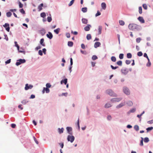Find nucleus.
I'll list each match as a JSON object with an SVG mask.
<instances>
[{"label": "nucleus", "instance_id": "obj_19", "mask_svg": "<svg viewBox=\"0 0 153 153\" xmlns=\"http://www.w3.org/2000/svg\"><path fill=\"white\" fill-rule=\"evenodd\" d=\"M82 22L83 24H87L88 23L87 19L85 18H82Z\"/></svg>", "mask_w": 153, "mask_h": 153}, {"label": "nucleus", "instance_id": "obj_49", "mask_svg": "<svg viewBox=\"0 0 153 153\" xmlns=\"http://www.w3.org/2000/svg\"><path fill=\"white\" fill-rule=\"evenodd\" d=\"M142 140H141L140 143V145L141 146H143V138L142 137Z\"/></svg>", "mask_w": 153, "mask_h": 153}, {"label": "nucleus", "instance_id": "obj_16", "mask_svg": "<svg viewBox=\"0 0 153 153\" xmlns=\"http://www.w3.org/2000/svg\"><path fill=\"white\" fill-rule=\"evenodd\" d=\"M43 6V3H42L40 4L39 5L38 7V8L39 9V11H40L42 9V7Z\"/></svg>", "mask_w": 153, "mask_h": 153}, {"label": "nucleus", "instance_id": "obj_4", "mask_svg": "<svg viewBox=\"0 0 153 153\" xmlns=\"http://www.w3.org/2000/svg\"><path fill=\"white\" fill-rule=\"evenodd\" d=\"M75 139L74 137L72 135H68L67 137V140L68 141H70L72 143Z\"/></svg>", "mask_w": 153, "mask_h": 153}, {"label": "nucleus", "instance_id": "obj_37", "mask_svg": "<svg viewBox=\"0 0 153 153\" xmlns=\"http://www.w3.org/2000/svg\"><path fill=\"white\" fill-rule=\"evenodd\" d=\"M153 129V127H148L146 128V130L147 131V132L149 131H151Z\"/></svg>", "mask_w": 153, "mask_h": 153}, {"label": "nucleus", "instance_id": "obj_43", "mask_svg": "<svg viewBox=\"0 0 153 153\" xmlns=\"http://www.w3.org/2000/svg\"><path fill=\"white\" fill-rule=\"evenodd\" d=\"M143 8L145 10H147V7L146 4H143Z\"/></svg>", "mask_w": 153, "mask_h": 153}, {"label": "nucleus", "instance_id": "obj_55", "mask_svg": "<svg viewBox=\"0 0 153 153\" xmlns=\"http://www.w3.org/2000/svg\"><path fill=\"white\" fill-rule=\"evenodd\" d=\"M19 6L20 8H22L23 7V4L21 2H19Z\"/></svg>", "mask_w": 153, "mask_h": 153}, {"label": "nucleus", "instance_id": "obj_9", "mask_svg": "<svg viewBox=\"0 0 153 153\" xmlns=\"http://www.w3.org/2000/svg\"><path fill=\"white\" fill-rule=\"evenodd\" d=\"M67 130L68 133L70 134H72V128L71 127H67L66 128Z\"/></svg>", "mask_w": 153, "mask_h": 153}, {"label": "nucleus", "instance_id": "obj_56", "mask_svg": "<svg viewBox=\"0 0 153 153\" xmlns=\"http://www.w3.org/2000/svg\"><path fill=\"white\" fill-rule=\"evenodd\" d=\"M38 53L41 56H42L43 55L42 52L41 50H40L39 51Z\"/></svg>", "mask_w": 153, "mask_h": 153}, {"label": "nucleus", "instance_id": "obj_6", "mask_svg": "<svg viewBox=\"0 0 153 153\" xmlns=\"http://www.w3.org/2000/svg\"><path fill=\"white\" fill-rule=\"evenodd\" d=\"M122 99V98H112L111 100V101L112 102H119Z\"/></svg>", "mask_w": 153, "mask_h": 153}, {"label": "nucleus", "instance_id": "obj_21", "mask_svg": "<svg viewBox=\"0 0 153 153\" xmlns=\"http://www.w3.org/2000/svg\"><path fill=\"white\" fill-rule=\"evenodd\" d=\"M67 82V79H65L62 80L61 81V84H62L63 83H64L65 85L66 84Z\"/></svg>", "mask_w": 153, "mask_h": 153}, {"label": "nucleus", "instance_id": "obj_41", "mask_svg": "<svg viewBox=\"0 0 153 153\" xmlns=\"http://www.w3.org/2000/svg\"><path fill=\"white\" fill-rule=\"evenodd\" d=\"M97 56L96 55H93L92 57V59L93 60H95L97 59Z\"/></svg>", "mask_w": 153, "mask_h": 153}, {"label": "nucleus", "instance_id": "obj_31", "mask_svg": "<svg viewBox=\"0 0 153 153\" xmlns=\"http://www.w3.org/2000/svg\"><path fill=\"white\" fill-rule=\"evenodd\" d=\"M134 128L136 131H138L139 130V126L137 125H135L134 127Z\"/></svg>", "mask_w": 153, "mask_h": 153}, {"label": "nucleus", "instance_id": "obj_11", "mask_svg": "<svg viewBox=\"0 0 153 153\" xmlns=\"http://www.w3.org/2000/svg\"><path fill=\"white\" fill-rule=\"evenodd\" d=\"M46 36L47 37L50 39H52L53 36L52 33L50 32H49L48 33V34H47L46 35Z\"/></svg>", "mask_w": 153, "mask_h": 153}, {"label": "nucleus", "instance_id": "obj_40", "mask_svg": "<svg viewBox=\"0 0 153 153\" xmlns=\"http://www.w3.org/2000/svg\"><path fill=\"white\" fill-rule=\"evenodd\" d=\"M139 12L140 14H141L142 13V8L141 7H139Z\"/></svg>", "mask_w": 153, "mask_h": 153}, {"label": "nucleus", "instance_id": "obj_54", "mask_svg": "<svg viewBox=\"0 0 153 153\" xmlns=\"http://www.w3.org/2000/svg\"><path fill=\"white\" fill-rule=\"evenodd\" d=\"M45 90L46 93H48L50 91L49 89L47 88H45Z\"/></svg>", "mask_w": 153, "mask_h": 153}, {"label": "nucleus", "instance_id": "obj_44", "mask_svg": "<svg viewBox=\"0 0 153 153\" xmlns=\"http://www.w3.org/2000/svg\"><path fill=\"white\" fill-rule=\"evenodd\" d=\"M15 44L16 46L17 47V49L18 50H19V46L17 44V42H15Z\"/></svg>", "mask_w": 153, "mask_h": 153}, {"label": "nucleus", "instance_id": "obj_59", "mask_svg": "<svg viewBox=\"0 0 153 153\" xmlns=\"http://www.w3.org/2000/svg\"><path fill=\"white\" fill-rule=\"evenodd\" d=\"M16 126V125L15 124H12L11 125V127L13 128H15Z\"/></svg>", "mask_w": 153, "mask_h": 153}, {"label": "nucleus", "instance_id": "obj_38", "mask_svg": "<svg viewBox=\"0 0 153 153\" xmlns=\"http://www.w3.org/2000/svg\"><path fill=\"white\" fill-rule=\"evenodd\" d=\"M117 64L119 66H121L122 65V61H119L117 62Z\"/></svg>", "mask_w": 153, "mask_h": 153}, {"label": "nucleus", "instance_id": "obj_7", "mask_svg": "<svg viewBox=\"0 0 153 153\" xmlns=\"http://www.w3.org/2000/svg\"><path fill=\"white\" fill-rule=\"evenodd\" d=\"M3 26L6 28V30L8 31L9 32L10 30L9 25L8 24L5 23L3 25Z\"/></svg>", "mask_w": 153, "mask_h": 153}, {"label": "nucleus", "instance_id": "obj_57", "mask_svg": "<svg viewBox=\"0 0 153 153\" xmlns=\"http://www.w3.org/2000/svg\"><path fill=\"white\" fill-rule=\"evenodd\" d=\"M33 139H34V140L35 141V142H36V143L37 144H38V143H39V142H38L37 141V140H36V138L35 137H33Z\"/></svg>", "mask_w": 153, "mask_h": 153}, {"label": "nucleus", "instance_id": "obj_26", "mask_svg": "<svg viewBox=\"0 0 153 153\" xmlns=\"http://www.w3.org/2000/svg\"><path fill=\"white\" fill-rule=\"evenodd\" d=\"M87 10V8L86 7H83L82 8V11L84 13L86 12Z\"/></svg>", "mask_w": 153, "mask_h": 153}, {"label": "nucleus", "instance_id": "obj_61", "mask_svg": "<svg viewBox=\"0 0 153 153\" xmlns=\"http://www.w3.org/2000/svg\"><path fill=\"white\" fill-rule=\"evenodd\" d=\"M81 47L83 49H85V45L83 44H82L81 45Z\"/></svg>", "mask_w": 153, "mask_h": 153}, {"label": "nucleus", "instance_id": "obj_22", "mask_svg": "<svg viewBox=\"0 0 153 153\" xmlns=\"http://www.w3.org/2000/svg\"><path fill=\"white\" fill-rule=\"evenodd\" d=\"M101 7L103 9L105 10L106 8V4L104 2L102 3L101 4Z\"/></svg>", "mask_w": 153, "mask_h": 153}, {"label": "nucleus", "instance_id": "obj_32", "mask_svg": "<svg viewBox=\"0 0 153 153\" xmlns=\"http://www.w3.org/2000/svg\"><path fill=\"white\" fill-rule=\"evenodd\" d=\"M12 13L10 12H9L6 13V15L7 17H10L11 16Z\"/></svg>", "mask_w": 153, "mask_h": 153}, {"label": "nucleus", "instance_id": "obj_33", "mask_svg": "<svg viewBox=\"0 0 153 153\" xmlns=\"http://www.w3.org/2000/svg\"><path fill=\"white\" fill-rule=\"evenodd\" d=\"M127 57L128 58H131L132 57V55L130 53H128L127 54Z\"/></svg>", "mask_w": 153, "mask_h": 153}, {"label": "nucleus", "instance_id": "obj_15", "mask_svg": "<svg viewBox=\"0 0 153 153\" xmlns=\"http://www.w3.org/2000/svg\"><path fill=\"white\" fill-rule=\"evenodd\" d=\"M102 29V26H99L98 29V35L100 34L101 33Z\"/></svg>", "mask_w": 153, "mask_h": 153}, {"label": "nucleus", "instance_id": "obj_8", "mask_svg": "<svg viewBox=\"0 0 153 153\" xmlns=\"http://www.w3.org/2000/svg\"><path fill=\"white\" fill-rule=\"evenodd\" d=\"M33 86L31 85H30L29 86L28 84H27L25 85V89L26 90H27L29 89H31L33 87Z\"/></svg>", "mask_w": 153, "mask_h": 153}, {"label": "nucleus", "instance_id": "obj_34", "mask_svg": "<svg viewBox=\"0 0 153 153\" xmlns=\"http://www.w3.org/2000/svg\"><path fill=\"white\" fill-rule=\"evenodd\" d=\"M127 103L128 105L130 106H131L133 105L132 102L130 101H128Z\"/></svg>", "mask_w": 153, "mask_h": 153}, {"label": "nucleus", "instance_id": "obj_30", "mask_svg": "<svg viewBox=\"0 0 153 153\" xmlns=\"http://www.w3.org/2000/svg\"><path fill=\"white\" fill-rule=\"evenodd\" d=\"M91 37L90 34H88L87 35L86 38L88 40H89L91 39Z\"/></svg>", "mask_w": 153, "mask_h": 153}, {"label": "nucleus", "instance_id": "obj_63", "mask_svg": "<svg viewBox=\"0 0 153 153\" xmlns=\"http://www.w3.org/2000/svg\"><path fill=\"white\" fill-rule=\"evenodd\" d=\"M66 35V37L68 38H69L70 37V34L69 33H67Z\"/></svg>", "mask_w": 153, "mask_h": 153}, {"label": "nucleus", "instance_id": "obj_42", "mask_svg": "<svg viewBox=\"0 0 153 153\" xmlns=\"http://www.w3.org/2000/svg\"><path fill=\"white\" fill-rule=\"evenodd\" d=\"M137 55L139 56H140L143 55V53L141 51H140L137 53Z\"/></svg>", "mask_w": 153, "mask_h": 153}, {"label": "nucleus", "instance_id": "obj_20", "mask_svg": "<svg viewBox=\"0 0 153 153\" xmlns=\"http://www.w3.org/2000/svg\"><path fill=\"white\" fill-rule=\"evenodd\" d=\"M112 106L111 104L109 103H107L105 105V108H108Z\"/></svg>", "mask_w": 153, "mask_h": 153}, {"label": "nucleus", "instance_id": "obj_62", "mask_svg": "<svg viewBox=\"0 0 153 153\" xmlns=\"http://www.w3.org/2000/svg\"><path fill=\"white\" fill-rule=\"evenodd\" d=\"M59 145L62 148L64 146V144L63 143H59Z\"/></svg>", "mask_w": 153, "mask_h": 153}, {"label": "nucleus", "instance_id": "obj_13", "mask_svg": "<svg viewBox=\"0 0 153 153\" xmlns=\"http://www.w3.org/2000/svg\"><path fill=\"white\" fill-rule=\"evenodd\" d=\"M91 26L90 25H88L87 26L84 27V30L86 31H89Z\"/></svg>", "mask_w": 153, "mask_h": 153}, {"label": "nucleus", "instance_id": "obj_12", "mask_svg": "<svg viewBox=\"0 0 153 153\" xmlns=\"http://www.w3.org/2000/svg\"><path fill=\"white\" fill-rule=\"evenodd\" d=\"M101 43L100 42H96L94 44V47L95 48H97L98 47H99Z\"/></svg>", "mask_w": 153, "mask_h": 153}, {"label": "nucleus", "instance_id": "obj_10", "mask_svg": "<svg viewBox=\"0 0 153 153\" xmlns=\"http://www.w3.org/2000/svg\"><path fill=\"white\" fill-rule=\"evenodd\" d=\"M125 105V102H124L121 103H120V104H119V105H117L116 106V108H120L121 107H123V106H124Z\"/></svg>", "mask_w": 153, "mask_h": 153}, {"label": "nucleus", "instance_id": "obj_29", "mask_svg": "<svg viewBox=\"0 0 153 153\" xmlns=\"http://www.w3.org/2000/svg\"><path fill=\"white\" fill-rule=\"evenodd\" d=\"M111 60L112 61L114 62H116V57L115 56H112L111 58Z\"/></svg>", "mask_w": 153, "mask_h": 153}, {"label": "nucleus", "instance_id": "obj_3", "mask_svg": "<svg viewBox=\"0 0 153 153\" xmlns=\"http://www.w3.org/2000/svg\"><path fill=\"white\" fill-rule=\"evenodd\" d=\"M25 59H19L17 61L16 63V65L18 66L21 64L24 63L25 62Z\"/></svg>", "mask_w": 153, "mask_h": 153}, {"label": "nucleus", "instance_id": "obj_51", "mask_svg": "<svg viewBox=\"0 0 153 153\" xmlns=\"http://www.w3.org/2000/svg\"><path fill=\"white\" fill-rule=\"evenodd\" d=\"M111 68L113 69H115L117 68H118V66H116V67H114L113 65H111Z\"/></svg>", "mask_w": 153, "mask_h": 153}, {"label": "nucleus", "instance_id": "obj_47", "mask_svg": "<svg viewBox=\"0 0 153 153\" xmlns=\"http://www.w3.org/2000/svg\"><path fill=\"white\" fill-rule=\"evenodd\" d=\"M20 11L22 14H24L25 13V12L23 9H21L20 10Z\"/></svg>", "mask_w": 153, "mask_h": 153}, {"label": "nucleus", "instance_id": "obj_25", "mask_svg": "<svg viewBox=\"0 0 153 153\" xmlns=\"http://www.w3.org/2000/svg\"><path fill=\"white\" fill-rule=\"evenodd\" d=\"M60 30V29L59 28H58L54 30V31L56 34H58L59 33Z\"/></svg>", "mask_w": 153, "mask_h": 153}, {"label": "nucleus", "instance_id": "obj_60", "mask_svg": "<svg viewBox=\"0 0 153 153\" xmlns=\"http://www.w3.org/2000/svg\"><path fill=\"white\" fill-rule=\"evenodd\" d=\"M107 119L108 120H110L111 119V115H108L107 117Z\"/></svg>", "mask_w": 153, "mask_h": 153}, {"label": "nucleus", "instance_id": "obj_36", "mask_svg": "<svg viewBox=\"0 0 153 153\" xmlns=\"http://www.w3.org/2000/svg\"><path fill=\"white\" fill-rule=\"evenodd\" d=\"M52 19L51 16H48L47 18V20L48 22H50L51 21Z\"/></svg>", "mask_w": 153, "mask_h": 153}, {"label": "nucleus", "instance_id": "obj_53", "mask_svg": "<svg viewBox=\"0 0 153 153\" xmlns=\"http://www.w3.org/2000/svg\"><path fill=\"white\" fill-rule=\"evenodd\" d=\"M131 63V61L129 60H126V63L127 65Z\"/></svg>", "mask_w": 153, "mask_h": 153}, {"label": "nucleus", "instance_id": "obj_58", "mask_svg": "<svg viewBox=\"0 0 153 153\" xmlns=\"http://www.w3.org/2000/svg\"><path fill=\"white\" fill-rule=\"evenodd\" d=\"M100 15H101V13L98 11H97V13L96 14L95 16H100Z\"/></svg>", "mask_w": 153, "mask_h": 153}, {"label": "nucleus", "instance_id": "obj_50", "mask_svg": "<svg viewBox=\"0 0 153 153\" xmlns=\"http://www.w3.org/2000/svg\"><path fill=\"white\" fill-rule=\"evenodd\" d=\"M46 86L47 88H50L51 87V84L49 83H47L46 84Z\"/></svg>", "mask_w": 153, "mask_h": 153}, {"label": "nucleus", "instance_id": "obj_14", "mask_svg": "<svg viewBox=\"0 0 153 153\" xmlns=\"http://www.w3.org/2000/svg\"><path fill=\"white\" fill-rule=\"evenodd\" d=\"M138 20L140 21L141 23H143L145 22V21L143 18L142 17L139 16L138 18Z\"/></svg>", "mask_w": 153, "mask_h": 153}, {"label": "nucleus", "instance_id": "obj_39", "mask_svg": "<svg viewBox=\"0 0 153 153\" xmlns=\"http://www.w3.org/2000/svg\"><path fill=\"white\" fill-rule=\"evenodd\" d=\"M144 142L145 143H147L149 141V140L148 138L145 137L144 139Z\"/></svg>", "mask_w": 153, "mask_h": 153}, {"label": "nucleus", "instance_id": "obj_1", "mask_svg": "<svg viewBox=\"0 0 153 153\" xmlns=\"http://www.w3.org/2000/svg\"><path fill=\"white\" fill-rule=\"evenodd\" d=\"M138 26L135 24H130L128 25L129 29L131 30H134L138 29Z\"/></svg>", "mask_w": 153, "mask_h": 153}, {"label": "nucleus", "instance_id": "obj_45", "mask_svg": "<svg viewBox=\"0 0 153 153\" xmlns=\"http://www.w3.org/2000/svg\"><path fill=\"white\" fill-rule=\"evenodd\" d=\"M28 102V101H27L26 100H24L22 102V103L24 104H26Z\"/></svg>", "mask_w": 153, "mask_h": 153}, {"label": "nucleus", "instance_id": "obj_46", "mask_svg": "<svg viewBox=\"0 0 153 153\" xmlns=\"http://www.w3.org/2000/svg\"><path fill=\"white\" fill-rule=\"evenodd\" d=\"M124 55L123 54L121 53L119 55V58L121 59H123V58Z\"/></svg>", "mask_w": 153, "mask_h": 153}, {"label": "nucleus", "instance_id": "obj_27", "mask_svg": "<svg viewBox=\"0 0 153 153\" xmlns=\"http://www.w3.org/2000/svg\"><path fill=\"white\" fill-rule=\"evenodd\" d=\"M119 23L121 25H123L125 24L123 20H120L119 21Z\"/></svg>", "mask_w": 153, "mask_h": 153}, {"label": "nucleus", "instance_id": "obj_2", "mask_svg": "<svg viewBox=\"0 0 153 153\" xmlns=\"http://www.w3.org/2000/svg\"><path fill=\"white\" fill-rule=\"evenodd\" d=\"M106 92L107 94H109L111 96L116 97L117 95L116 94L114 93L112 90L111 89L107 90L106 91Z\"/></svg>", "mask_w": 153, "mask_h": 153}, {"label": "nucleus", "instance_id": "obj_28", "mask_svg": "<svg viewBox=\"0 0 153 153\" xmlns=\"http://www.w3.org/2000/svg\"><path fill=\"white\" fill-rule=\"evenodd\" d=\"M40 16L41 17L44 18L46 16V15L45 13L43 12L41 13Z\"/></svg>", "mask_w": 153, "mask_h": 153}, {"label": "nucleus", "instance_id": "obj_48", "mask_svg": "<svg viewBox=\"0 0 153 153\" xmlns=\"http://www.w3.org/2000/svg\"><path fill=\"white\" fill-rule=\"evenodd\" d=\"M141 40V39L140 38H138L136 39V42L137 43H139Z\"/></svg>", "mask_w": 153, "mask_h": 153}, {"label": "nucleus", "instance_id": "obj_24", "mask_svg": "<svg viewBox=\"0 0 153 153\" xmlns=\"http://www.w3.org/2000/svg\"><path fill=\"white\" fill-rule=\"evenodd\" d=\"M73 45V42L71 41H69L68 42V45L69 47H72Z\"/></svg>", "mask_w": 153, "mask_h": 153}, {"label": "nucleus", "instance_id": "obj_35", "mask_svg": "<svg viewBox=\"0 0 153 153\" xmlns=\"http://www.w3.org/2000/svg\"><path fill=\"white\" fill-rule=\"evenodd\" d=\"M75 0H71L70 2V3L68 4L69 6H71L74 3Z\"/></svg>", "mask_w": 153, "mask_h": 153}, {"label": "nucleus", "instance_id": "obj_64", "mask_svg": "<svg viewBox=\"0 0 153 153\" xmlns=\"http://www.w3.org/2000/svg\"><path fill=\"white\" fill-rule=\"evenodd\" d=\"M42 51H43V52L44 53V54H46V50L45 48H43V49H42Z\"/></svg>", "mask_w": 153, "mask_h": 153}, {"label": "nucleus", "instance_id": "obj_18", "mask_svg": "<svg viewBox=\"0 0 153 153\" xmlns=\"http://www.w3.org/2000/svg\"><path fill=\"white\" fill-rule=\"evenodd\" d=\"M40 33L43 36L45 33V30L44 29H42L40 31Z\"/></svg>", "mask_w": 153, "mask_h": 153}, {"label": "nucleus", "instance_id": "obj_23", "mask_svg": "<svg viewBox=\"0 0 153 153\" xmlns=\"http://www.w3.org/2000/svg\"><path fill=\"white\" fill-rule=\"evenodd\" d=\"M58 132L59 134H61L62 133L64 130V129L63 128H62L61 129L59 128H58Z\"/></svg>", "mask_w": 153, "mask_h": 153}, {"label": "nucleus", "instance_id": "obj_17", "mask_svg": "<svg viewBox=\"0 0 153 153\" xmlns=\"http://www.w3.org/2000/svg\"><path fill=\"white\" fill-rule=\"evenodd\" d=\"M44 39L43 38H42L41 39L40 41V44L43 46H45V43H44Z\"/></svg>", "mask_w": 153, "mask_h": 153}, {"label": "nucleus", "instance_id": "obj_5", "mask_svg": "<svg viewBox=\"0 0 153 153\" xmlns=\"http://www.w3.org/2000/svg\"><path fill=\"white\" fill-rule=\"evenodd\" d=\"M123 91L127 95H129L130 94L129 90L126 87H124L123 88Z\"/></svg>", "mask_w": 153, "mask_h": 153}, {"label": "nucleus", "instance_id": "obj_52", "mask_svg": "<svg viewBox=\"0 0 153 153\" xmlns=\"http://www.w3.org/2000/svg\"><path fill=\"white\" fill-rule=\"evenodd\" d=\"M11 62V59H10L8 60H7V61H6L5 62V63L6 64H7L10 63Z\"/></svg>", "mask_w": 153, "mask_h": 153}]
</instances>
